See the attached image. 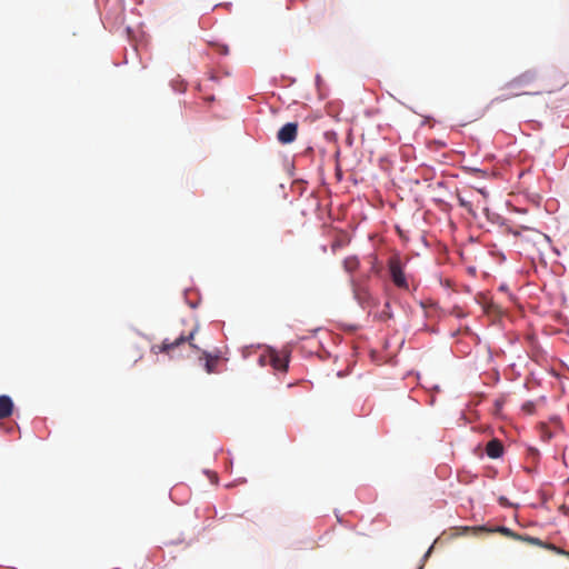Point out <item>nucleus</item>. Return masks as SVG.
Here are the masks:
<instances>
[{
  "instance_id": "nucleus-10",
  "label": "nucleus",
  "mask_w": 569,
  "mask_h": 569,
  "mask_svg": "<svg viewBox=\"0 0 569 569\" xmlns=\"http://www.w3.org/2000/svg\"><path fill=\"white\" fill-rule=\"evenodd\" d=\"M13 402L8 396H0V420L7 419L12 415Z\"/></svg>"
},
{
  "instance_id": "nucleus-17",
  "label": "nucleus",
  "mask_w": 569,
  "mask_h": 569,
  "mask_svg": "<svg viewBox=\"0 0 569 569\" xmlns=\"http://www.w3.org/2000/svg\"><path fill=\"white\" fill-rule=\"evenodd\" d=\"M343 246V242L341 240H336L332 244H331V250L333 252L337 251V249L341 248Z\"/></svg>"
},
{
  "instance_id": "nucleus-16",
  "label": "nucleus",
  "mask_w": 569,
  "mask_h": 569,
  "mask_svg": "<svg viewBox=\"0 0 569 569\" xmlns=\"http://www.w3.org/2000/svg\"><path fill=\"white\" fill-rule=\"evenodd\" d=\"M522 410L528 412V413H533L535 405L532 402L528 401V402L523 403Z\"/></svg>"
},
{
  "instance_id": "nucleus-1",
  "label": "nucleus",
  "mask_w": 569,
  "mask_h": 569,
  "mask_svg": "<svg viewBox=\"0 0 569 569\" xmlns=\"http://www.w3.org/2000/svg\"><path fill=\"white\" fill-rule=\"evenodd\" d=\"M196 329L192 330L189 335H180L173 341L169 339H164L160 345H154L151 347V351L154 355L166 353L170 358H176L181 355V352L177 353V351L187 350L188 352H199L200 348L193 343Z\"/></svg>"
},
{
  "instance_id": "nucleus-4",
  "label": "nucleus",
  "mask_w": 569,
  "mask_h": 569,
  "mask_svg": "<svg viewBox=\"0 0 569 569\" xmlns=\"http://www.w3.org/2000/svg\"><path fill=\"white\" fill-rule=\"evenodd\" d=\"M507 231L515 238L520 239L521 242H531L532 244H537L540 242V240L547 239L545 233L528 227H520L518 229L509 228Z\"/></svg>"
},
{
  "instance_id": "nucleus-11",
  "label": "nucleus",
  "mask_w": 569,
  "mask_h": 569,
  "mask_svg": "<svg viewBox=\"0 0 569 569\" xmlns=\"http://www.w3.org/2000/svg\"><path fill=\"white\" fill-rule=\"evenodd\" d=\"M550 78L555 79V83L550 88L547 89V92H549V93L565 87L569 81V77L567 74H563V73L557 72V71H553L550 74Z\"/></svg>"
},
{
  "instance_id": "nucleus-15",
  "label": "nucleus",
  "mask_w": 569,
  "mask_h": 569,
  "mask_svg": "<svg viewBox=\"0 0 569 569\" xmlns=\"http://www.w3.org/2000/svg\"><path fill=\"white\" fill-rule=\"evenodd\" d=\"M461 530L463 531V533H467V532L478 533V532H482V531H490L489 529H487L486 527H482V526L462 527Z\"/></svg>"
},
{
  "instance_id": "nucleus-12",
  "label": "nucleus",
  "mask_w": 569,
  "mask_h": 569,
  "mask_svg": "<svg viewBox=\"0 0 569 569\" xmlns=\"http://www.w3.org/2000/svg\"><path fill=\"white\" fill-rule=\"evenodd\" d=\"M496 531L502 533L503 536H506L508 538H511V539L518 540V541H523V542H526V539L531 537V536H528V535L517 533V532L512 531L511 529H509L507 527H498L496 529Z\"/></svg>"
},
{
  "instance_id": "nucleus-2",
  "label": "nucleus",
  "mask_w": 569,
  "mask_h": 569,
  "mask_svg": "<svg viewBox=\"0 0 569 569\" xmlns=\"http://www.w3.org/2000/svg\"><path fill=\"white\" fill-rule=\"evenodd\" d=\"M537 78H538V73L536 70H527V71L522 72L521 74H519L518 77L513 78L506 84V87L510 90H513V92L510 93L509 96L505 97L503 99L529 93L528 91H520V90L523 87H527V86L531 84L532 82H535L537 80Z\"/></svg>"
},
{
  "instance_id": "nucleus-19",
  "label": "nucleus",
  "mask_w": 569,
  "mask_h": 569,
  "mask_svg": "<svg viewBox=\"0 0 569 569\" xmlns=\"http://www.w3.org/2000/svg\"><path fill=\"white\" fill-rule=\"evenodd\" d=\"M460 204L463 206V207L466 206V203H465V201L462 199H460Z\"/></svg>"
},
{
  "instance_id": "nucleus-13",
  "label": "nucleus",
  "mask_w": 569,
  "mask_h": 569,
  "mask_svg": "<svg viewBox=\"0 0 569 569\" xmlns=\"http://www.w3.org/2000/svg\"><path fill=\"white\" fill-rule=\"evenodd\" d=\"M342 264H343V269L347 272L352 273L353 271H356L359 268L360 262H359L358 257L350 256V257L345 258Z\"/></svg>"
},
{
  "instance_id": "nucleus-18",
  "label": "nucleus",
  "mask_w": 569,
  "mask_h": 569,
  "mask_svg": "<svg viewBox=\"0 0 569 569\" xmlns=\"http://www.w3.org/2000/svg\"><path fill=\"white\" fill-rule=\"evenodd\" d=\"M222 53H223V54H227V53H228V48H227V47H224V48L222 49Z\"/></svg>"
},
{
  "instance_id": "nucleus-5",
  "label": "nucleus",
  "mask_w": 569,
  "mask_h": 569,
  "mask_svg": "<svg viewBox=\"0 0 569 569\" xmlns=\"http://www.w3.org/2000/svg\"><path fill=\"white\" fill-rule=\"evenodd\" d=\"M298 134V123L297 122H288L282 126L278 133L277 139L282 144L291 143L296 140Z\"/></svg>"
},
{
  "instance_id": "nucleus-6",
  "label": "nucleus",
  "mask_w": 569,
  "mask_h": 569,
  "mask_svg": "<svg viewBox=\"0 0 569 569\" xmlns=\"http://www.w3.org/2000/svg\"><path fill=\"white\" fill-rule=\"evenodd\" d=\"M269 363L273 367V369L278 371L286 372L288 370V356L280 355L274 350H271L268 356Z\"/></svg>"
},
{
  "instance_id": "nucleus-8",
  "label": "nucleus",
  "mask_w": 569,
  "mask_h": 569,
  "mask_svg": "<svg viewBox=\"0 0 569 569\" xmlns=\"http://www.w3.org/2000/svg\"><path fill=\"white\" fill-rule=\"evenodd\" d=\"M486 453L491 459H498L503 453V445L500 440L493 438L486 446Z\"/></svg>"
},
{
  "instance_id": "nucleus-7",
  "label": "nucleus",
  "mask_w": 569,
  "mask_h": 569,
  "mask_svg": "<svg viewBox=\"0 0 569 569\" xmlns=\"http://www.w3.org/2000/svg\"><path fill=\"white\" fill-rule=\"evenodd\" d=\"M526 542L529 543V545H532V546H537V547L547 549V550L552 551V552H555L557 555L565 556V557L569 558V551H566L562 548L557 547L553 543L542 541L541 539H539L537 537H530V538L526 539Z\"/></svg>"
},
{
  "instance_id": "nucleus-9",
  "label": "nucleus",
  "mask_w": 569,
  "mask_h": 569,
  "mask_svg": "<svg viewBox=\"0 0 569 569\" xmlns=\"http://www.w3.org/2000/svg\"><path fill=\"white\" fill-rule=\"evenodd\" d=\"M200 359H204V370L207 373H216L218 371L217 366L220 360L219 356H212L207 351H202Z\"/></svg>"
},
{
  "instance_id": "nucleus-3",
  "label": "nucleus",
  "mask_w": 569,
  "mask_h": 569,
  "mask_svg": "<svg viewBox=\"0 0 569 569\" xmlns=\"http://www.w3.org/2000/svg\"><path fill=\"white\" fill-rule=\"evenodd\" d=\"M388 268L393 284L400 289L409 290V283L400 259L398 257H391L388 261Z\"/></svg>"
},
{
  "instance_id": "nucleus-14",
  "label": "nucleus",
  "mask_w": 569,
  "mask_h": 569,
  "mask_svg": "<svg viewBox=\"0 0 569 569\" xmlns=\"http://www.w3.org/2000/svg\"><path fill=\"white\" fill-rule=\"evenodd\" d=\"M353 293L360 303H365L367 298L369 297V293L365 288L355 287Z\"/></svg>"
}]
</instances>
